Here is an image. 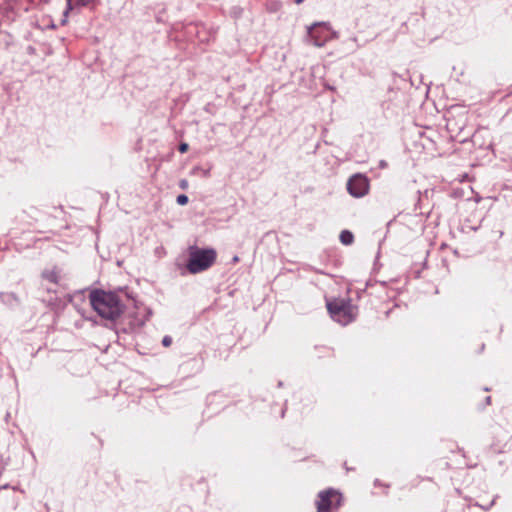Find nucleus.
I'll use <instances>...</instances> for the list:
<instances>
[{
    "label": "nucleus",
    "mask_w": 512,
    "mask_h": 512,
    "mask_svg": "<svg viewBox=\"0 0 512 512\" xmlns=\"http://www.w3.org/2000/svg\"><path fill=\"white\" fill-rule=\"evenodd\" d=\"M89 300L100 317L111 321L119 318L125 309L123 301L115 292L97 289L90 293Z\"/></svg>",
    "instance_id": "f257e3e1"
},
{
    "label": "nucleus",
    "mask_w": 512,
    "mask_h": 512,
    "mask_svg": "<svg viewBox=\"0 0 512 512\" xmlns=\"http://www.w3.org/2000/svg\"><path fill=\"white\" fill-rule=\"evenodd\" d=\"M216 256V251L212 248L190 247L187 269L192 274L207 270L216 261Z\"/></svg>",
    "instance_id": "f03ea898"
},
{
    "label": "nucleus",
    "mask_w": 512,
    "mask_h": 512,
    "mask_svg": "<svg viewBox=\"0 0 512 512\" xmlns=\"http://www.w3.org/2000/svg\"><path fill=\"white\" fill-rule=\"evenodd\" d=\"M326 306L331 318L342 325H347L355 319L354 308L349 300L334 298L327 300Z\"/></svg>",
    "instance_id": "7ed1b4c3"
},
{
    "label": "nucleus",
    "mask_w": 512,
    "mask_h": 512,
    "mask_svg": "<svg viewBox=\"0 0 512 512\" xmlns=\"http://www.w3.org/2000/svg\"><path fill=\"white\" fill-rule=\"evenodd\" d=\"M316 501L317 512H335L342 503V495L334 489L321 491Z\"/></svg>",
    "instance_id": "20e7f679"
},
{
    "label": "nucleus",
    "mask_w": 512,
    "mask_h": 512,
    "mask_svg": "<svg viewBox=\"0 0 512 512\" xmlns=\"http://www.w3.org/2000/svg\"><path fill=\"white\" fill-rule=\"evenodd\" d=\"M307 35L310 43L314 46L322 47L331 39V28L326 22H315L308 27Z\"/></svg>",
    "instance_id": "39448f33"
},
{
    "label": "nucleus",
    "mask_w": 512,
    "mask_h": 512,
    "mask_svg": "<svg viewBox=\"0 0 512 512\" xmlns=\"http://www.w3.org/2000/svg\"><path fill=\"white\" fill-rule=\"evenodd\" d=\"M369 188V179L364 174H354L347 181V191L355 198H361L367 195Z\"/></svg>",
    "instance_id": "423d86ee"
},
{
    "label": "nucleus",
    "mask_w": 512,
    "mask_h": 512,
    "mask_svg": "<svg viewBox=\"0 0 512 512\" xmlns=\"http://www.w3.org/2000/svg\"><path fill=\"white\" fill-rule=\"evenodd\" d=\"M44 279L48 280L51 283L57 284L59 281V275L56 269L44 271L42 273Z\"/></svg>",
    "instance_id": "0eeeda50"
},
{
    "label": "nucleus",
    "mask_w": 512,
    "mask_h": 512,
    "mask_svg": "<svg viewBox=\"0 0 512 512\" xmlns=\"http://www.w3.org/2000/svg\"><path fill=\"white\" fill-rule=\"evenodd\" d=\"M340 241L344 244V245H350L353 243L354 241V236L353 234L348 231V230H343L341 233H340Z\"/></svg>",
    "instance_id": "6e6552de"
},
{
    "label": "nucleus",
    "mask_w": 512,
    "mask_h": 512,
    "mask_svg": "<svg viewBox=\"0 0 512 512\" xmlns=\"http://www.w3.org/2000/svg\"><path fill=\"white\" fill-rule=\"evenodd\" d=\"M67 5L63 12V18L61 20V24L65 25L68 21V15L69 13L74 9V0H66Z\"/></svg>",
    "instance_id": "1a4fd4ad"
},
{
    "label": "nucleus",
    "mask_w": 512,
    "mask_h": 512,
    "mask_svg": "<svg viewBox=\"0 0 512 512\" xmlns=\"http://www.w3.org/2000/svg\"><path fill=\"white\" fill-rule=\"evenodd\" d=\"M91 0H74V8L86 7Z\"/></svg>",
    "instance_id": "9d476101"
},
{
    "label": "nucleus",
    "mask_w": 512,
    "mask_h": 512,
    "mask_svg": "<svg viewBox=\"0 0 512 512\" xmlns=\"http://www.w3.org/2000/svg\"><path fill=\"white\" fill-rule=\"evenodd\" d=\"M176 201H177V203H178L179 205H186V204L188 203L189 199H188V196H187V195H185V194H180V195H178V196H177Z\"/></svg>",
    "instance_id": "9b49d317"
},
{
    "label": "nucleus",
    "mask_w": 512,
    "mask_h": 512,
    "mask_svg": "<svg viewBox=\"0 0 512 512\" xmlns=\"http://www.w3.org/2000/svg\"><path fill=\"white\" fill-rule=\"evenodd\" d=\"M172 343V338L170 336H164L162 339V344L164 347H169Z\"/></svg>",
    "instance_id": "f8f14e48"
},
{
    "label": "nucleus",
    "mask_w": 512,
    "mask_h": 512,
    "mask_svg": "<svg viewBox=\"0 0 512 512\" xmlns=\"http://www.w3.org/2000/svg\"><path fill=\"white\" fill-rule=\"evenodd\" d=\"M189 149V145L185 142L181 143L178 147L180 153H186Z\"/></svg>",
    "instance_id": "ddd939ff"
},
{
    "label": "nucleus",
    "mask_w": 512,
    "mask_h": 512,
    "mask_svg": "<svg viewBox=\"0 0 512 512\" xmlns=\"http://www.w3.org/2000/svg\"><path fill=\"white\" fill-rule=\"evenodd\" d=\"M494 502H495V500L493 499L487 505H482V504H477V505L480 506L482 509L487 511V510H489L494 505Z\"/></svg>",
    "instance_id": "4468645a"
},
{
    "label": "nucleus",
    "mask_w": 512,
    "mask_h": 512,
    "mask_svg": "<svg viewBox=\"0 0 512 512\" xmlns=\"http://www.w3.org/2000/svg\"><path fill=\"white\" fill-rule=\"evenodd\" d=\"M187 186H188V182H187V180H181V181H180V187H181L182 189L187 188Z\"/></svg>",
    "instance_id": "2eb2a0df"
},
{
    "label": "nucleus",
    "mask_w": 512,
    "mask_h": 512,
    "mask_svg": "<svg viewBox=\"0 0 512 512\" xmlns=\"http://www.w3.org/2000/svg\"><path fill=\"white\" fill-rule=\"evenodd\" d=\"M485 402H486V404H487V405H489V404L491 403V397H490V396H487V397L485 398Z\"/></svg>",
    "instance_id": "dca6fc26"
},
{
    "label": "nucleus",
    "mask_w": 512,
    "mask_h": 512,
    "mask_svg": "<svg viewBox=\"0 0 512 512\" xmlns=\"http://www.w3.org/2000/svg\"><path fill=\"white\" fill-rule=\"evenodd\" d=\"M303 0H295V3L300 4Z\"/></svg>",
    "instance_id": "f3484780"
}]
</instances>
